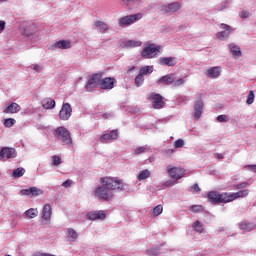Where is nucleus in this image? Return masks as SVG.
I'll use <instances>...</instances> for the list:
<instances>
[{
  "mask_svg": "<svg viewBox=\"0 0 256 256\" xmlns=\"http://www.w3.org/2000/svg\"><path fill=\"white\" fill-rule=\"evenodd\" d=\"M23 175H25V168L23 167L17 168L12 172L13 179H19L23 177Z\"/></svg>",
  "mask_w": 256,
  "mask_h": 256,
  "instance_id": "2f4dec72",
  "label": "nucleus"
},
{
  "mask_svg": "<svg viewBox=\"0 0 256 256\" xmlns=\"http://www.w3.org/2000/svg\"><path fill=\"white\" fill-rule=\"evenodd\" d=\"M150 99L152 100L154 109H163V107L165 106L163 96H161L160 94L152 93L150 95Z\"/></svg>",
  "mask_w": 256,
  "mask_h": 256,
  "instance_id": "f8f14e48",
  "label": "nucleus"
},
{
  "mask_svg": "<svg viewBox=\"0 0 256 256\" xmlns=\"http://www.w3.org/2000/svg\"><path fill=\"white\" fill-rule=\"evenodd\" d=\"M174 145V149H181V147H185V140L183 139H178L176 141H174L173 143Z\"/></svg>",
  "mask_w": 256,
  "mask_h": 256,
  "instance_id": "ea45409f",
  "label": "nucleus"
},
{
  "mask_svg": "<svg viewBox=\"0 0 256 256\" xmlns=\"http://www.w3.org/2000/svg\"><path fill=\"white\" fill-rule=\"evenodd\" d=\"M151 177V171L149 169L142 170L137 175L138 181H145V179H149Z\"/></svg>",
  "mask_w": 256,
  "mask_h": 256,
  "instance_id": "c756f323",
  "label": "nucleus"
},
{
  "mask_svg": "<svg viewBox=\"0 0 256 256\" xmlns=\"http://www.w3.org/2000/svg\"><path fill=\"white\" fill-rule=\"evenodd\" d=\"M146 255L148 256H159L161 255V248H150L148 250H146Z\"/></svg>",
  "mask_w": 256,
  "mask_h": 256,
  "instance_id": "473e14b6",
  "label": "nucleus"
},
{
  "mask_svg": "<svg viewBox=\"0 0 256 256\" xmlns=\"http://www.w3.org/2000/svg\"><path fill=\"white\" fill-rule=\"evenodd\" d=\"M159 63L167 67H175V65H177V59L175 57H161Z\"/></svg>",
  "mask_w": 256,
  "mask_h": 256,
  "instance_id": "4be33fe9",
  "label": "nucleus"
},
{
  "mask_svg": "<svg viewBox=\"0 0 256 256\" xmlns=\"http://www.w3.org/2000/svg\"><path fill=\"white\" fill-rule=\"evenodd\" d=\"M32 256H55V254L43 253V252H36Z\"/></svg>",
  "mask_w": 256,
  "mask_h": 256,
  "instance_id": "6e6d98bb",
  "label": "nucleus"
},
{
  "mask_svg": "<svg viewBox=\"0 0 256 256\" xmlns=\"http://www.w3.org/2000/svg\"><path fill=\"white\" fill-rule=\"evenodd\" d=\"M255 128H256V123H255Z\"/></svg>",
  "mask_w": 256,
  "mask_h": 256,
  "instance_id": "338daca9",
  "label": "nucleus"
},
{
  "mask_svg": "<svg viewBox=\"0 0 256 256\" xmlns=\"http://www.w3.org/2000/svg\"><path fill=\"white\" fill-rule=\"evenodd\" d=\"M153 213L156 217H159V215L163 213V205H157L156 207H154Z\"/></svg>",
  "mask_w": 256,
  "mask_h": 256,
  "instance_id": "37998d69",
  "label": "nucleus"
},
{
  "mask_svg": "<svg viewBox=\"0 0 256 256\" xmlns=\"http://www.w3.org/2000/svg\"><path fill=\"white\" fill-rule=\"evenodd\" d=\"M254 205H256V202H255V204Z\"/></svg>",
  "mask_w": 256,
  "mask_h": 256,
  "instance_id": "774afa93",
  "label": "nucleus"
},
{
  "mask_svg": "<svg viewBox=\"0 0 256 256\" xmlns=\"http://www.w3.org/2000/svg\"><path fill=\"white\" fill-rule=\"evenodd\" d=\"M175 81V74H169L162 76L159 80L158 83H162L163 85H171Z\"/></svg>",
  "mask_w": 256,
  "mask_h": 256,
  "instance_id": "a878e982",
  "label": "nucleus"
},
{
  "mask_svg": "<svg viewBox=\"0 0 256 256\" xmlns=\"http://www.w3.org/2000/svg\"><path fill=\"white\" fill-rule=\"evenodd\" d=\"M6 1H9V0H0V3H5Z\"/></svg>",
  "mask_w": 256,
  "mask_h": 256,
  "instance_id": "0e129e2a",
  "label": "nucleus"
},
{
  "mask_svg": "<svg viewBox=\"0 0 256 256\" xmlns=\"http://www.w3.org/2000/svg\"><path fill=\"white\" fill-rule=\"evenodd\" d=\"M65 235L67 241H69L70 243H75V241L79 239V233H77L73 228H67Z\"/></svg>",
  "mask_w": 256,
  "mask_h": 256,
  "instance_id": "412c9836",
  "label": "nucleus"
},
{
  "mask_svg": "<svg viewBox=\"0 0 256 256\" xmlns=\"http://www.w3.org/2000/svg\"><path fill=\"white\" fill-rule=\"evenodd\" d=\"M24 215L28 217V219H35V217L39 215V210H37V208H30L25 211Z\"/></svg>",
  "mask_w": 256,
  "mask_h": 256,
  "instance_id": "7c9ffc66",
  "label": "nucleus"
},
{
  "mask_svg": "<svg viewBox=\"0 0 256 256\" xmlns=\"http://www.w3.org/2000/svg\"><path fill=\"white\" fill-rule=\"evenodd\" d=\"M207 197L212 205H217V203H229V196L227 192L221 194L217 191H212L208 193Z\"/></svg>",
  "mask_w": 256,
  "mask_h": 256,
  "instance_id": "20e7f679",
  "label": "nucleus"
},
{
  "mask_svg": "<svg viewBox=\"0 0 256 256\" xmlns=\"http://www.w3.org/2000/svg\"><path fill=\"white\" fill-rule=\"evenodd\" d=\"M220 29H222L223 31L218 32L216 34L217 39H220L221 41H225V39H229V35H231V32L233 31L231 26L225 23H222L220 24Z\"/></svg>",
  "mask_w": 256,
  "mask_h": 256,
  "instance_id": "1a4fd4ad",
  "label": "nucleus"
},
{
  "mask_svg": "<svg viewBox=\"0 0 256 256\" xmlns=\"http://www.w3.org/2000/svg\"><path fill=\"white\" fill-rule=\"evenodd\" d=\"M223 157H224V156H223V154H221V153H217V154H216V158H217V159H223Z\"/></svg>",
  "mask_w": 256,
  "mask_h": 256,
  "instance_id": "052dcab7",
  "label": "nucleus"
},
{
  "mask_svg": "<svg viewBox=\"0 0 256 256\" xmlns=\"http://www.w3.org/2000/svg\"><path fill=\"white\" fill-rule=\"evenodd\" d=\"M216 120L218 121V123H228L229 122V116L222 114L216 117Z\"/></svg>",
  "mask_w": 256,
  "mask_h": 256,
  "instance_id": "a19ab883",
  "label": "nucleus"
},
{
  "mask_svg": "<svg viewBox=\"0 0 256 256\" xmlns=\"http://www.w3.org/2000/svg\"><path fill=\"white\" fill-rule=\"evenodd\" d=\"M192 227L196 233H203V231H205V228H203V224L201 223V221L194 222Z\"/></svg>",
  "mask_w": 256,
  "mask_h": 256,
  "instance_id": "72a5a7b5",
  "label": "nucleus"
},
{
  "mask_svg": "<svg viewBox=\"0 0 256 256\" xmlns=\"http://www.w3.org/2000/svg\"><path fill=\"white\" fill-rule=\"evenodd\" d=\"M73 185V181L72 180H66L64 183H62V187H65V189L71 187Z\"/></svg>",
  "mask_w": 256,
  "mask_h": 256,
  "instance_id": "864d4df0",
  "label": "nucleus"
},
{
  "mask_svg": "<svg viewBox=\"0 0 256 256\" xmlns=\"http://www.w3.org/2000/svg\"><path fill=\"white\" fill-rule=\"evenodd\" d=\"M166 171L169 177H171V179L174 181H179V179H183V177H185V170L181 167L168 165L166 167Z\"/></svg>",
  "mask_w": 256,
  "mask_h": 256,
  "instance_id": "423d86ee",
  "label": "nucleus"
},
{
  "mask_svg": "<svg viewBox=\"0 0 256 256\" xmlns=\"http://www.w3.org/2000/svg\"><path fill=\"white\" fill-rule=\"evenodd\" d=\"M20 195H25V196L31 195V187L28 188V189H22V190L20 191Z\"/></svg>",
  "mask_w": 256,
  "mask_h": 256,
  "instance_id": "5fc2aeb1",
  "label": "nucleus"
},
{
  "mask_svg": "<svg viewBox=\"0 0 256 256\" xmlns=\"http://www.w3.org/2000/svg\"><path fill=\"white\" fill-rule=\"evenodd\" d=\"M179 9H181V4L178 2H173L161 6V11L164 15H173V13H177Z\"/></svg>",
  "mask_w": 256,
  "mask_h": 256,
  "instance_id": "6e6552de",
  "label": "nucleus"
},
{
  "mask_svg": "<svg viewBox=\"0 0 256 256\" xmlns=\"http://www.w3.org/2000/svg\"><path fill=\"white\" fill-rule=\"evenodd\" d=\"M143 83H145V77L142 76V74H139L136 76L135 78V85L136 87H141V85H143Z\"/></svg>",
  "mask_w": 256,
  "mask_h": 256,
  "instance_id": "c9c22d12",
  "label": "nucleus"
},
{
  "mask_svg": "<svg viewBox=\"0 0 256 256\" xmlns=\"http://www.w3.org/2000/svg\"><path fill=\"white\" fill-rule=\"evenodd\" d=\"M21 111V106L19 104L13 102L10 105H8L3 113L9 114V113H19Z\"/></svg>",
  "mask_w": 256,
  "mask_h": 256,
  "instance_id": "b1692460",
  "label": "nucleus"
},
{
  "mask_svg": "<svg viewBox=\"0 0 256 256\" xmlns=\"http://www.w3.org/2000/svg\"><path fill=\"white\" fill-rule=\"evenodd\" d=\"M206 76L208 77V79H217L221 77V67L214 66L207 69Z\"/></svg>",
  "mask_w": 256,
  "mask_h": 256,
  "instance_id": "6ab92c4d",
  "label": "nucleus"
},
{
  "mask_svg": "<svg viewBox=\"0 0 256 256\" xmlns=\"http://www.w3.org/2000/svg\"><path fill=\"white\" fill-rule=\"evenodd\" d=\"M143 19L142 13L131 14L128 16H124L118 19L119 27H129L133 25V23H137V21H141Z\"/></svg>",
  "mask_w": 256,
  "mask_h": 256,
  "instance_id": "39448f33",
  "label": "nucleus"
},
{
  "mask_svg": "<svg viewBox=\"0 0 256 256\" xmlns=\"http://www.w3.org/2000/svg\"><path fill=\"white\" fill-rule=\"evenodd\" d=\"M180 99H185L186 101H189L187 97H181Z\"/></svg>",
  "mask_w": 256,
  "mask_h": 256,
  "instance_id": "e2e57ef3",
  "label": "nucleus"
},
{
  "mask_svg": "<svg viewBox=\"0 0 256 256\" xmlns=\"http://www.w3.org/2000/svg\"><path fill=\"white\" fill-rule=\"evenodd\" d=\"M141 45H143V42L139 40H128L123 42V47H125V49H133L135 47H141Z\"/></svg>",
  "mask_w": 256,
  "mask_h": 256,
  "instance_id": "393cba45",
  "label": "nucleus"
},
{
  "mask_svg": "<svg viewBox=\"0 0 256 256\" xmlns=\"http://www.w3.org/2000/svg\"><path fill=\"white\" fill-rule=\"evenodd\" d=\"M119 137L117 130H113L110 133L103 134L100 137V143H111V141H115Z\"/></svg>",
  "mask_w": 256,
  "mask_h": 256,
  "instance_id": "f3484780",
  "label": "nucleus"
},
{
  "mask_svg": "<svg viewBox=\"0 0 256 256\" xmlns=\"http://www.w3.org/2000/svg\"><path fill=\"white\" fill-rule=\"evenodd\" d=\"M100 87L101 89L111 90L115 87V80L111 77L101 78L100 79Z\"/></svg>",
  "mask_w": 256,
  "mask_h": 256,
  "instance_id": "a211bd4d",
  "label": "nucleus"
},
{
  "mask_svg": "<svg viewBox=\"0 0 256 256\" xmlns=\"http://www.w3.org/2000/svg\"><path fill=\"white\" fill-rule=\"evenodd\" d=\"M153 73V66H145L140 69V75H151Z\"/></svg>",
  "mask_w": 256,
  "mask_h": 256,
  "instance_id": "f704fd0d",
  "label": "nucleus"
},
{
  "mask_svg": "<svg viewBox=\"0 0 256 256\" xmlns=\"http://www.w3.org/2000/svg\"><path fill=\"white\" fill-rule=\"evenodd\" d=\"M175 148L174 149H167L166 151H165V153L167 154V155H173V153H175Z\"/></svg>",
  "mask_w": 256,
  "mask_h": 256,
  "instance_id": "bf43d9fd",
  "label": "nucleus"
},
{
  "mask_svg": "<svg viewBox=\"0 0 256 256\" xmlns=\"http://www.w3.org/2000/svg\"><path fill=\"white\" fill-rule=\"evenodd\" d=\"M164 185L165 187H173L174 185H177V180L172 178L171 180L166 181Z\"/></svg>",
  "mask_w": 256,
  "mask_h": 256,
  "instance_id": "3c124183",
  "label": "nucleus"
},
{
  "mask_svg": "<svg viewBox=\"0 0 256 256\" xmlns=\"http://www.w3.org/2000/svg\"><path fill=\"white\" fill-rule=\"evenodd\" d=\"M101 79H103V75L101 73L92 75L91 78L85 84L86 91H89V92L93 91L94 87H97V85H100Z\"/></svg>",
  "mask_w": 256,
  "mask_h": 256,
  "instance_id": "0eeeda50",
  "label": "nucleus"
},
{
  "mask_svg": "<svg viewBox=\"0 0 256 256\" xmlns=\"http://www.w3.org/2000/svg\"><path fill=\"white\" fill-rule=\"evenodd\" d=\"M254 102H255V93L253 92V90H251L247 96L246 104L253 105Z\"/></svg>",
  "mask_w": 256,
  "mask_h": 256,
  "instance_id": "58836bf2",
  "label": "nucleus"
},
{
  "mask_svg": "<svg viewBox=\"0 0 256 256\" xmlns=\"http://www.w3.org/2000/svg\"><path fill=\"white\" fill-rule=\"evenodd\" d=\"M16 121L13 118H7L4 120V127H13L15 125Z\"/></svg>",
  "mask_w": 256,
  "mask_h": 256,
  "instance_id": "79ce46f5",
  "label": "nucleus"
},
{
  "mask_svg": "<svg viewBox=\"0 0 256 256\" xmlns=\"http://www.w3.org/2000/svg\"><path fill=\"white\" fill-rule=\"evenodd\" d=\"M240 17H241V19H249V17H251V13H249V11H247V10H243L240 13Z\"/></svg>",
  "mask_w": 256,
  "mask_h": 256,
  "instance_id": "8fccbe9b",
  "label": "nucleus"
},
{
  "mask_svg": "<svg viewBox=\"0 0 256 256\" xmlns=\"http://www.w3.org/2000/svg\"><path fill=\"white\" fill-rule=\"evenodd\" d=\"M192 189H193L194 191H196V193H200V192H201V188L199 187V184H194V185L192 186Z\"/></svg>",
  "mask_w": 256,
  "mask_h": 256,
  "instance_id": "13d9d810",
  "label": "nucleus"
},
{
  "mask_svg": "<svg viewBox=\"0 0 256 256\" xmlns=\"http://www.w3.org/2000/svg\"><path fill=\"white\" fill-rule=\"evenodd\" d=\"M56 49H71V41L60 40L52 44L49 48L50 51H56Z\"/></svg>",
  "mask_w": 256,
  "mask_h": 256,
  "instance_id": "4468645a",
  "label": "nucleus"
},
{
  "mask_svg": "<svg viewBox=\"0 0 256 256\" xmlns=\"http://www.w3.org/2000/svg\"><path fill=\"white\" fill-rule=\"evenodd\" d=\"M31 189V195L32 197H39V195H43V190L33 186V187H30Z\"/></svg>",
  "mask_w": 256,
  "mask_h": 256,
  "instance_id": "e433bc0d",
  "label": "nucleus"
},
{
  "mask_svg": "<svg viewBox=\"0 0 256 256\" xmlns=\"http://www.w3.org/2000/svg\"><path fill=\"white\" fill-rule=\"evenodd\" d=\"M239 229L241 231H245L246 233H249V231H253V229H255V224L247 223V222H241L239 224Z\"/></svg>",
  "mask_w": 256,
  "mask_h": 256,
  "instance_id": "cd10ccee",
  "label": "nucleus"
},
{
  "mask_svg": "<svg viewBox=\"0 0 256 256\" xmlns=\"http://www.w3.org/2000/svg\"><path fill=\"white\" fill-rule=\"evenodd\" d=\"M189 211L192 213H203V206L202 205H192L189 207Z\"/></svg>",
  "mask_w": 256,
  "mask_h": 256,
  "instance_id": "4c0bfd02",
  "label": "nucleus"
},
{
  "mask_svg": "<svg viewBox=\"0 0 256 256\" xmlns=\"http://www.w3.org/2000/svg\"><path fill=\"white\" fill-rule=\"evenodd\" d=\"M100 182L102 186L97 187L94 193L95 197L102 201H111V199H113V191H125L127 187V184L117 178L105 177L101 178Z\"/></svg>",
  "mask_w": 256,
  "mask_h": 256,
  "instance_id": "f257e3e1",
  "label": "nucleus"
},
{
  "mask_svg": "<svg viewBox=\"0 0 256 256\" xmlns=\"http://www.w3.org/2000/svg\"><path fill=\"white\" fill-rule=\"evenodd\" d=\"M5 21L0 20V33H3V31H5Z\"/></svg>",
  "mask_w": 256,
  "mask_h": 256,
  "instance_id": "4d7b16f0",
  "label": "nucleus"
},
{
  "mask_svg": "<svg viewBox=\"0 0 256 256\" xmlns=\"http://www.w3.org/2000/svg\"><path fill=\"white\" fill-rule=\"evenodd\" d=\"M186 81L187 80L185 78H180V79L172 82L173 83V87H181V85H185Z\"/></svg>",
  "mask_w": 256,
  "mask_h": 256,
  "instance_id": "c03bdc74",
  "label": "nucleus"
},
{
  "mask_svg": "<svg viewBox=\"0 0 256 256\" xmlns=\"http://www.w3.org/2000/svg\"><path fill=\"white\" fill-rule=\"evenodd\" d=\"M107 217V214H105V211L99 210V211H92L88 213V219L90 221H103Z\"/></svg>",
  "mask_w": 256,
  "mask_h": 256,
  "instance_id": "dca6fc26",
  "label": "nucleus"
},
{
  "mask_svg": "<svg viewBox=\"0 0 256 256\" xmlns=\"http://www.w3.org/2000/svg\"><path fill=\"white\" fill-rule=\"evenodd\" d=\"M17 151L15 148H2L0 151V159H15Z\"/></svg>",
  "mask_w": 256,
  "mask_h": 256,
  "instance_id": "ddd939ff",
  "label": "nucleus"
},
{
  "mask_svg": "<svg viewBox=\"0 0 256 256\" xmlns=\"http://www.w3.org/2000/svg\"><path fill=\"white\" fill-rule=\"evenodd\" d=\"M103 117H104V119H109V117H112V115L111 114H104Z\"/></svg>",
  "mask_w": 256,
  "mask_h": 256,
  "instance_id": "680f3d73",
  "label": "nucleus"
},
{
  "mask_svg": "<svg viewBox=\"0 0 256 256\" xmlns=\"http://www.w3.org/2000/svg\"><path fill=\"white\" fill-rule=\"evenodd\" d=\"M95 29L96 31H98V33H107V31L109 30V25H107V23L98 20L94 23Z\"/></svg>",
  "mask_w": 256,
  "mask_h": 256,
  "instance_id": "5701e85b",
  "label": "nucleus"
},
{
  "mask_svg": "<svg viewBox=\"0 0 256 256\" xmlns=\"http://www.w3.org/2000/svg\"><path fill=\"white\" fill-rule=\"evenodd\" d=\"M56 135L61 141L62 145H67L71 147L73 145V138H71V132L64 126H60L56 129Z\"/></svg>",
  "mask_w": 256,
  "mask_h": 256,
  "instance_id": "7ed1b4c3",
  "label": "nucleus"
},
{
  "mask_svg": "<svg viewBox=\"0 0 256 256\" xmlns=\"http://www.w3.org/2000/svg\"><path fill=\"white\" fill-rule=\"evenodd\" d=\"M51 215H53V209L50 204H45L42 208V219L49 223L51 221Z\"/></svg>",
  "mask_w": 256,
  "mask_h": 256,
  "instance_id": "aec40b11",
  "label": "nucleus"
},
{
  "mask_svg": "<svg viewBox=\"0 0 256 256\" xmlns=\"http://www.w3.org/2000/svg\"><path fill=\"white\" fill-rule=\"evenodd\" d=\"M227 7L226 6H223L221 9H220V11H223V9H226Z\"/></svg>",
  "mask_w": 256,
  "mask_h": 256,
  "instance_id": "69168bd1",
  "label": "nucleus"
},
{
  "mask_svg": "<svg viewBox=\"0 0 256 256\" xmlns=\"http://www.w3.org/2000/svg\"><path fill=\"white\" fill-rule=\"evenodd\" d=\"M228 47L232 52L233 57H241V55H243V53L241 52V48L237 44L230 43Z\"/></svg>",
  "mask_w": 256,
  "mask_h": 256,
  "instance_id": "bb28decb",
  "label": "nucleus"
},
{
  "mask_svg": "<svg viewBox=\"0 0 256 256\" xmlns=\"http://www.w3.org/2000/svg\"><path fill=\"white\" fill-rule=\"evenodd\" d=\"M245 169H247V171H252V173H256V164L246 165Z\"/></svg>",
  "mask_w": 256,
  "mask_h": 256,
  "instance_id": "603ef678",
  "label": "nucleus"
},
{
  "mask_svg": "<svg viewBox=\"0 0 256 256\" xmlns=\"http://www.w3.org/2000/svg\"><path fill=\"white\" fill-rule=\"evenodd\" d=\"M52 163L55 167H59V165L61 164V157L57 155L52 156Z\"/></svg>",
  "mask_w": 256,
  "mask_h": 256,
  "instance_id": "de8ad7c7",
  "label": "nucleus"
},
{
  "mask_svg": "<svg viewBox=\"0 0 256 256\" xmlns=\"http://www.w3.org/2000/svg\"><path fill=\"white\" fill-rule=\"evenodd\" d=\"M249 185H250L249 182L244 181V182L237 184L235 186V189H237L238 191H241V189H245V188L249 187Z\"/></svg>",
  "mask_w": 256,
  "mask_h": 256,
  "instance_id": "49530a36",
  "label": "nucleus"
},
{
  "mask_svg": "<svg viewBox=\"0 0 256 256\" xmlns=\"http://www.w3.org/2000/svg\"><path fill=\"white\" fill-rule=\"evenodd\" d=\"M30 69H33L37 73H41V71H43V66H40L39 64H32Z\"/></svg>",
  "mask_w": 256,
  "mask_h": 256,
  "instance_id": "09e8293b",
  "label": "nucleus"
},
{
  "mask_svg": "<svg viewBox=\"0 0 256 256\" xmlns=\"http://www.w3.org/2000/svg\"><path fill=\"white\" fill-rule=\"evenodd\" d=\"M71 113H73V108H71V104L64 103L59 112V118L61 121H67L71 117Z\"/></svg>",
  "mask_w": 256,
  "mask_h": 256,
  "instance_id": "9d476101",
  "label": "nucleus"
},
{
  "mask_svg": "<svg viewBox=\"0 0 256 256\" xmlns=\"http://www.w3.org/2000/svg\"><path fill=\"white\" fill-rule=\"evenodd\" d=\"M147 151V146H139L134 150L135 155H141Z\"/></svg>",
  "mask_w": 256,
  "mask_h": 256,
  "instance_id": "a18cd8bd",
  "label": "nucleus"
},
{
  "mask_svg": "<svg viewBox=\"0 0 256 256\" xmlns=\"http://www.w3.org/2000/svg\"><path fill=\"white\" fill-rule=\"evenodd\" d=\"M161 53V46L153 43L146 44L140 55L144 59H155Z\"/></svg>",
  "mask_w": 256,
  "mask_h": 256,
  "instance_id": "f03ea898",
  "label": "nucleus"
},
{
  "mask_svg": "<svg viewBox=\"0 0 256 256\" xmlns=\"http://www.w3.org/2000/svg\"><path fill=\"white\" fill-rule=\"evenodd\" d=\"M249 195V189L240 190L238 192L228 193V203L235 201V199L245 198Z\"/></svg>",
  "mask_w": 256,
  "mask_h": 256,
  "instance_id": "2eb2a0df",
  "label": "nucleus"
},
{
  "mask_svg": "<svg viewBox=\"0 0 256 256\" xmlns=\"http://www.w3.org/2000/svg\"><path fill=\"white\" fill-rule=\"evenodd\" d=\"M55 105H56L55 100L51 98H47L42 101V107L44 109H55Z\"/></svg>",
  "mask_w": 256,
  "mask_h": 256,
  "instance_id": "c85d7f7f",
  "label": "nucleus"
},
{
  "mask_svg": "<svg viewBox=\"0 0 256 256\" xmlns=\"http://www.w3.org/2000/svg\"><path fill=\"white\" fill-rule=\"evenodd\" d=\"M205 105L203 104V99L199 97L194 101V117L195 119H201V115H203V109Z\"/></svg>",
  "mask_w": 256,
  "mask_h": 256,
  "instance_id": "9b49d317",
  "label": "nucleus"
}]
</instances>
